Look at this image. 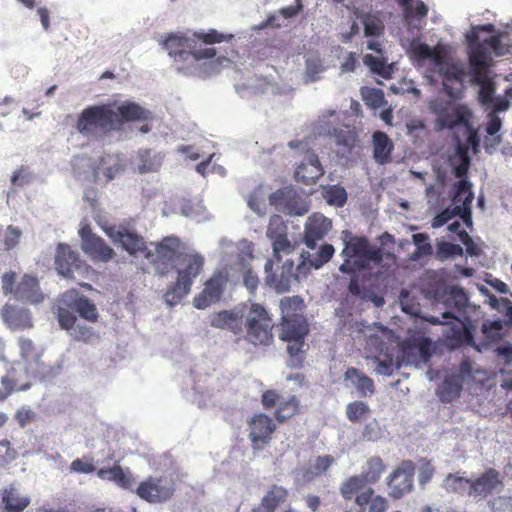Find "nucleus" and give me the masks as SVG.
<instances>
[{"label": "nucleus", "instance_id": "34", "mask_svg": "<svg viewBox=\"0 0 512 512\" xmlns=\"http://www.w3.org/2000/svg\"><path fill=\"white\" fill-rule=\"evenodd\" d=\"M281 321L298 319L304 316L305 304L301 297H284L280 301Z\"/></svg>", "mask_w": 512, "mask_h": 512}, {"label": "nucleus", "instance_id": "20", "mask_svg": "<svg viewBox=\"0 0 512 512\" xmlns=\"http://www.w3.org/2000/svg\"><path fill=\"white\" fill-rule=\"evenodd\" d=\"M432 342L424 336L409 337L400 344L402 362L415 364L419 360L428 361L431 357Z\"/></svg>", "mask_w": 512, "mask_h": 512}, {"label": "nucleus", "instance_id": "2", "mask_svg": "<svg viewBox=\"0 0 512 512\" xmlns=\"http://www.w3.org/2000/svg\"><path fill=\"white\" fill-rule=\"evenodd\" d=\"M183 250L184 244L176 236H166L157 243L148 244L143 237L130 231V257L147 260L161 276L174 270Z\"/></svg>", "mask_w": 512, "mask_h": 512}, {"label": "nucleus", "instance_id": "51", "mask_svg": "<svg viewBox=\"0 0 512 512\" xmlns=\"http://www.w3.org/2000/svg\"><path fill=\"white\" fill-rule=\"evenodd\" d=\"M363 63L368 66L372 72L388 77L389 73L386 71V62L384 58L375 57L372 54H366L363 57Z\"/></svg>", "mask_w": 512, "mask_h": 512}, {"label": "nucleus", "instance_id": "56", "mask_svg": "<svg viewBox=\"0 0 512 512\" xmlns=\"http://www.w3.org/2000/svg\"><path fill=\"white\" fill-rule=\"evenodd\" d=\"M334 463V457L331 455L318 456L311 466V472L320 476L324 474Z\"/></svg>", "mask_w": 512, "mask_h": 512}, {"label": "nucleus", "instance_id": "35", "mask_svg": "<svg viewBox=\"0 0 512 512\" xmlns=\"http://www.w3.org/2000/svg\"><path fill=\"white\" fill-rule=\"evenodd\" d=\"M162 165L160 154L153 153L151 149L139 150L136 169L140 174L157 172Z\"/></svg>", "mask_w": 512, "mask_h": 512}, {"label": "nucleus", "instance_id": "21", "mask_svg": "<svg viewBox=\"0 0 512 512\" xmlns=\"http://www.w3.org/2000/svg\"><path fill=\"white\" fill-rule=\"evenodd\" d=\"M60 302L67 307H72V310L76 311L81 318L89 322H97L99 318L96 305L76 289L65 291L61 295Z\"/></svg>", "mask_w": 512, "mask_h": 512}, {"label": "nucleus", "instance_id": "53", "mask_svg": "<svg viewBox=\"0 0 512 512\" xmlns=\"http://www.w3.org/2000/svg\"><path fill=\"white\" fill-rule=\"evenodd\" d=\"M326 195L328 202L338 207L344 206L347 202V193L343 187L332 186L327 190Z\"/></svg>", "mask_w": 512, "mask_h": 512}, {"label": "nucleus", "instance_id": "52", "mask_svg": "<svg viewBox=\"0 0 512 512\" xmlns=\"http://www.w3.org/2000/svg\"><path fill=\"white\" fill-rule=\"evenodd\" d=\"M22 230L14 225H8L4 235V248L7 251L14 249L20 242Z\"/></svg>", "mask_w": 512, "mask_h": 512}, {"label": "nucleus", "instance_id": "48", "mask_svg": "<svg viewBox=\"0 0 512 512\" xmlns=\"http://www.w3.org/2000/svg\"><path fill=\"white\" fill-rule=\"evenodd\" d=\"M273 246V258L277 263L281 262L282 258L280 253H290L292 251L291 243L287 235L271 238Z\"/></svg>", "mask_w": 512, "mask_h": 512}, {"label": "nucleus", "instance_id": "37", "mask_svg": "<svg viewBox=\"0 0 512 512\" xmlns=\"http://www.w3.org/2000/svg\"><path fill=\"white\" fill-rule=\"evenodd\" d=\"M455 216H460L467 225L471 224V212L465 207L454 206L452 209L447 208L438 213L432 220V227H442Z\"/></svg>", "mask_w": 512, "mask_h": 512}, {"label": "nucleus", "instance_id": "24", "mask_svg": "<svg viewBox=\"0 0 512 512\" xmlns=\"http://www.w3.org/2000/svg\"><path fill=\"white\" fill-rule=\"evenodd\" d=\"M472 497L484 499L502 486L500 473L494 468L486 469L479 477L471 479Z\"/></svg>", "mask_w": 512, "mask_h": 512}, {"label": "nucleus", "instance_id": "45", "mask_svg": "<svg viewBox=\"0 0 512 512\" xmlns=\"http://www.w3.org/2000/svg\"><path fill=\"white\" fill-rule=\"evenodd\" d=\"M97 475L104 480H112L122 487L126 486V477L119 465L111 468H101L97 471Z\"/></svg>", "mask_w": 512, "mask_h": 512}, {"label": "nucleus", "instance_id": "3", "mask_svg": "<svg viewBox=\"0 0 512 512\" xmlns=\"http://www.w3.org/2000/svg\"><path fill=\"white\" fill-rule=\"evenodd\" d=\"M128 121V103H106L88 106L79 114L75 128L88 139L107 136Z\"/></svg>", "mask_w": 512, "mask_h": 512}, {"label": "nucleus", "instance_id": "10", "mask_svg": "<svg viewBox=\"0 0 512 512\" xmlns=\"http://www.w3.org/2000/svg\"><path fill=\"white\" fill-rule=\"evenodd\" d=\"M430 108L436 115V123L441 129H462L472 119V112L468 107L450 101L436 100L431 103Z\"/></svg>", "mask_w": 512, "mask_h": 512}, {"label": "nucleus", "instance_id": "4", "mask_svg": "<svg viewBox=\"0 0 512 512\" xmlns=\"http://www.w3.org/2000/svg\"><path fill=\"white\" fill-rule=\"evenodd\" d=\"M341 255L344 258L339 270L345 274L354 275L363 270H369L370 264H381L384 251L381 247L370 244L364 236H353L345 242Z\"/></svg>", "mask_w": 512, "mask_h": 512}, {"label": "nucleus", "instance_id": "40", "mask_svg": "<svg viewBox=\"0 0 512 512\" xmlns=\"http://www.w3.org/2000/svg\"><path fill=\"white\" fill-rule=\"evenodd\" d=\"M462 390L460 381L454 377L445 378L437 390V394L442 402H452L459 397Z\"/></svg>", "mask_w": 512, "mask_h": 512}, {"label": "nucleus", "instance_id": "64", "mask_svg": "<svg viewBox=\"0 0 512 512\" xmlns=\"http://www.w3.org/2000/svg\"><path fill=\"white\" fill-rule=\"evenodd\" d=\"M463 131V136L466 137L467 145H471L472 148L477 151V148L479 147L480 140L477 133V130L472 125V122L470 121L467 126L461 129Z\"/></svg>", "mask_w": 512, "mask_h": 512}, {"label": "nucleus", "instance_id": "31", "mask_svg": "<svg viewBox=\"0 0 512 512\" xmlns=\"http://www.w3.org/2000/svg\"><path fill=\"white\" fill-rule=\"evenodd\" d=\"M373 158L376 163L384 165L391 161L394 144L388 135L382 131H376L372 135Z\"/></svg>", "mask_w": 512, "mask_h": 512}, {"label": "nucleus", "instance_id": "8", "mask_svg": "<svg viewBox=\"0 0 512 512\" xmlns=\"http://www.w3.org/2000/svg\"><path fill=\"white\" fill-rule=\"evenodd\" d=\"M14 271L6 272L1 277L2 291L11 294L15 300L25 304L38 305L45 299L39 280L31 274H24L19 281Z\"/></svg>", "mask_w": 512, "mask_h": 512}, {"label": "nucleus", "instance_id": "18", "mask_svg": "<svg viewBox=\"0 0 512 512\" xmlns=\"http://www.w3.org/2000/svg\"><path fill=\"white\" fill-rule=\"evenodd\" d=\"M227 282L228 276L226 272H214L213 275L205 282L203 290L194 297V307L199 310H203L220 301L226 289Z\"/></svg>", "mask_w": 512, "mask_h": 512}, {"label": "nucleus", "instance_id": "49", "mask_svg": "<svg viewBox=\"0 0 512 512\" xmlns=\"http://www.w3.org/2000/svg\"><path fill=\"white\" fill-rule=\"evenodd\" d=\"M287 235V225L279 215L271 216L267 227V237L269 239Z\"/></svg>", "mask_w": 512, "mask_h": 512}, {"label": "nucleus", "instance_id": "30", "mask_svg": "<svg viewBox=\"0 0 512 512\" xmlns=\"http://www.w3.org/2000/svg\"><path fill=\"white\" fill-rule=\"evenodd\" d=\"M329 135L335 140L338 155H349L357 142V133L349 126L335 127L329 131Z\"/></svg>", "mask_w": 512, "mask_h": 512}, {"label": "nucleus", "instance_id": "9", "mask_svg": "<svg viewBox=\"0 0 512 512\" xmlns=\"http://www.w3.org/2000/svg\"><path fill=\"white\" fill-rule=\"evenodd\" d=\"M387 329L383 326L368 328V332L364 331L366 337L365 350L368 353L367 358L372 359L376 366V373L385 376H391L394 372V348L384 343L378 332L385 333Z\"/></svg>", "mask_w": 512, "mask_h": 512}, {"label": "nucleus", "instance_id": "33", "mask_svg": "<svg viewBox=\"0 0 512 512\" xmlns=\"http://www.w3.org/2000/svg\"><path fill=\"white\" fill-rule=\"evenodd\" d=\"M469 63L474 73L475 80L480 82L479 77L485 75L489 66V54L484 44L469 45Z\"/></svg>", "mask_w": 512, "mask_h": 512}, {"label": "nucleus", "instance_id": "58", "mask_svg": "<svg viewBox=\"0 0 512 512\" xmlns=\"http://www.w3.org/2000/svg\"><path fill=\"white\" fill-rule=\"evenodd\" d=\"M14 417L19 426L24 428L36 419V413L29 407H21Z\"/></svg>", "mask_w": 512, "mask_h": 512}, {"label": "nucleus", "instance_id": "25", "mask_svg": "<svg viewBox=\"0 0 512 512\" xmlns=\"http://www.w3.org/2000/svg\"><path fill=\"white\" fill-rule=\"evenodd\" d=\"M323 174L324 169L318 156L315 153L310 152L297 166L295 170V179L305 185H312L315 184Z\"/></svg>", "mask_w": 512, "mask_h": 512}, {"label": "nucleus", "instance_id": "28", "mask_svg": "<svg viewBox=\"0 0 512 512\" xmlns=\"http://www.w3.org/2000/svg\"><path fill=\"white\" fill-rule=\"evenodd\" d=\"M0 495L5 512H23L30 505V497L22 494L15 484L2 489Z\"/></svg>", "mask_w": 512, "mask_h": 512}, {"label": "nucleus", "instance_id": "26", "mask_svg": "<svg viewBox=\"0 0 512 512\" xmlns=\"http://www.w3.org/2000/svg\"><path fill=\"white\" fill-rule=\"evenodd\" d=\"M155 121V114L135 102H130V133L141 135L151 132Z\"/></svg>", "mask_w": 512, "mask_h": 512}, {"label": "nucleus", "instance_id": "59", "mask_svg": "<svg viewBox=\"0 0 512 512\" xmlns=\"http://www.w3.org/2000/svg\"><path fill=\"white\" fill-rule=\"evenodd\" d=\"M1 384L4 387V393H7V396L11 395L14 391H26L31 387L30 383L17 386L15 379L10 375L3 376L1 378Z\"/></svg>", "mask_w": 512, "mask_h": 512}, {"label": "nucleus", "instance_id": "47", "mask_svg": "<svg viewBox=\"0 0 512 512\" xmlns=\"http://www.w3.org/2000/svg\"><path fill=\"white\" fill-rule=\"evenodd\" d=\"M106 234L116 243H120L124 250L128 251V227L126 226H109L104 227Z\"/></svg>", "mask_w": 512, "mask_h": 512}, {"label": "nucleus", "instance_id": "13", "mask_svg": "<svg viewBox=\"0 0 512 512\" xmlns=\"http://www.w3.org/2000/svg\"><path fill=\"white\" fill-rule=\"evenodd\" d=\"M55 270L67 279H74V273H85L89 266L81 259L78 251L73 250L69 244L59 243L54 258Z\"/></svg>", "mask_w": 512, "mask_h": 512}, {"label": "nucleus", "instance_id": "29", "mask_svg": "<svg viewBox=\"0 0 512 512\" xmlns=\"http://www.w3.org/2000/svg\"><path fill=\"white\" fill-rule=\"evenodd\" d=\"M346 386H353L361 397L374 394L375 385L373 379L355 367H348L344 372Z\"/></svg>", "mask_w": 512, "mask_h": 512}, {"label": "nucleus", "instance_id": "7", "mask_svg": "<svg viewBox=\"0 0 512 512\" xmlns=\"http://www.w3.org/2000/svg\"><path fill=\"white\" fill-rule=\"evenodd\" d=\"M310 328L306 317L280 322V340L287 343L290 366L299 368L303 365L305 338Z\"/></svg>", "mask_w": 512, "mask_h": 512}, {"label": "nucleus", "instance_id": "60", "mask_svg": "<svg viewBox=\"0 0 512 512\" xmlns=\"http://www.w3.org/2000/svg\"><path fill=\"white\" fill-rule=\"evenodd\" d=\"M363 23L364 33L366 36H378L382 33L383 26L377 18L367 16Z\"/></svg>", "mask_w": 512, "mask_h": 512}, {"label": "nucleus", "instance_id": "55", "mask_svg": "<svg viewBox=\"0 0 512 512\" xmlns=\"http://www.w3.org/2000/svg\"><path fill=\"white\" fill-rule=\"evenodd\" d=\"M363 98L366 103L371 105L373 108H379L385 104L384 92L378 88L367 89Z\"/></svg>", "mask_w": 512, "mask_h": 512}, {"label": "nucleus", "instance_id": "62", "mask_svg": "<svg viewBox=\"0 0 512 512\" xmlns=\"http://www.w3.org/2000/svg\"><path fill=\"white\" fill-rule=\"evenodd\" d=\"M438 253L443 257L462 256L463 248L459 244L442 242L438 245Z\"/></svg>", "mask_w": 512, "mask_h": 512}, {"label": "nucleus", "instance_id": "12", "mask_svg": "<svg viewBox=\"0 0 512 512\" xmlns=\"http://www.w3.org/2000/svg\"><path fill=\"white\" fill-rule=\"evenodd\" d=\"M261 404L266 410L277 406L274 417L279 423H284L301 412L300 400L297 396L290 395L287 399H282L280 394L274 389L263 392Z\"/></svg>", "mask_w": 512, "mask_h": 512}, {"label": "nucleus", "instance_id": "39", "mask_svg": "<svg viewBox=\"0 0 512 512\" xmlns=\"http://www.w3.org/2000/svg\"><path fill=\"white\" fill-rule=\"evenodd\" d=\"M287 497V489L282 486L272 485L261 499V502L269 512H274L278 506L286 501Z\"/></svg>", "mask_w": 512, "mask_h": 512}, {"label": "nucleus", "instance_id": "57", "mask_svg": "<svg viewBox=\"0 0 512 512\" xmlns=\"http://www.w3.org/2000/svg\"><path fill=\"white\" fill-rule=\"evenodd\" d=\"M95 466L90 458H77L72 461L70 471L75 473L89 474L95 471Z\"/></svg>", "mask_w": 512, "mask_h": 512}, {"label": "nucleus", "instance_id": "54", "mask_svg": "<svg viewBox=\"0 0 512 512\" xmlns=\"http://www.w3.org/2000/svg\"><path fill=\"white\" fill-rule=\"evenodd\" d=\"M71 335L74 340L84 343H91L94 339L98 338V335L91 327L82 325H77Z\"/></svg>", "mask_w": 512, "mask_h": 512}, {"label": "nucleus", "instance_id": "27", "mask_svg": "<svg viewBox=\"0 0 512 512\" xmlns=\"http://www.w3.org/2000/svg\"><path fill=\"white\" fill-rule=\"evenodd\" d=\"M332 228V223L323 215H313L309 218L304 233V242L310 249H315L317 241L323 239Z\"/></svg>", "mask_w": 512, "mask_h": 512}, {"label": "nucleus", "instance_id": "46", "mask_svg": "<svg viewBox=\"0 0 512 512\" xmlns=\"http://www.w3.org/2000/svg\"><path fill=\"white\" fill-rule=\"evenodd\" d=\"M334 247L331 244H324L320 247L319 251L312 255L309 263L315 269L321 268L324 264L330 261L334 255Z\"/></svg>", "mask_w": 512, "mask_h": 512}, {"label": "nucleus", "instance_id": "6", "mask_svg": "<svg viewBox=\"0 0 512 512\" xmlns=\"http://www.w3.org/2000/svg\"><path fill=\"white\" fill-rule=\"evenodd\" d=\"M182 263L184 267L178 269L175 283L164 295L165 301L170 306L179 304L189 294L194 280L203 270L204 257L198 253L185 254Z\"/></svg>", "mask_w": 512, "mask_h": 512}, {"label": "nucleus", "instance_id": "61", "mask_svg": "<svg viewBox=\"0 0 512 512\" xmlns=\"http://www.w3.org/2000/svg\"><path fill=\"white\" fill-rule=\"evenodd\" d=\"M196 37L205 44H215V43H221L227 39H231L232 35H229L228 37H226L223 34L219 33L218 31L211 29L207 33L196 34Z\"/></svg>", "mask_w": 512, "mask_h": 512}, {"label": "nucleus", "instance_id": "32", "mask_svg": "<svg viewBox=\"0 0 512 512\" xmlns=\"http://www.w3.org/2000/svg\"><path fill=\"white\" fill-rule=\"evenodd\" d=\"M164 46L169 56L173 57L175 62L190 60L191 44L188 38L179 35H170L165 40Z\"/></svg>", "mask_w": 512, "mask_h": 512}, {"label": "nucleus", "instance_id": "63", "mask_svg": "<svg viewBox=\"0 0 512 512\" xmlns=\"http://www.w3.org/2000/svg\"><path fill=\"white\" fill-rule=\"evenodd\" d=\"M451 165L453 166L454 175L457 178H463L467 175L468 170L470 168L471 160L470 158H465L462 160H456L455 158H450Z\"/></svg>", "mask_w": 512, "mask_h": 512}, {"label": "nucleus", "instance_id": "1", "mask_svg": "<svg viewBox=\"0 0 512 512\" xmlns=\"http://www.w3.org/2000/svg\"><path fill=\"white\" fill-rule=\"evenodd\" d=\"M386 470V465L379 456L370 457L361 474L347 478L340 485V493L345 500H352L364 508L369 505L368 512H386L388 500L380 495H375L374 489L370 486L381 478Z\"/></svg>", "mask_w": 512, "mask_h": 512}, {"label": "nucleus", "instance_id": "43", "mask_svg": "<svg viewBox=\"0 0 512 512\" xmlns=\"http://www.w3.org/2000/svg\"><path fill=\"white\" fill-rule=\"evenodd\" d=\"M369 413V406L362 401H353L346 406V416L352 423L364 419Z\"/></svg>", "mask_w": 512, "mask_h": 512}, {"label": "nucleus", "instance_id": "16", "mask_svg": "<svg viewBox=\"0 0 512 512\" xmlns=\"http://www.w3.org/2000/svg\"><path fill=\"white\" fill-rule=\"evenodd\" d=\"M274 262V259H268L265 263V283L279 294L286 293L292 281L298 279L294 273V261L287 259L276 270L273 269Z\"/></svg>", "mask_w": 512, "mask_h": 512}, {"label": "nucleus", "instance_id": "38", "mask_svg": "<svg viewBox=\"0 0 512 512\" xmlns=\"http://www.w3.org/2000/svg\"><path fill=\"white\" fill-rule=\"evenodd\" d=\"M444 487L448 492L472 496L471 479L462 477L458 473L447 475Z\"/></svg>", "mask_w": 512, "mask_h": 512}, {"label": "nucleus", "instance_id": "17", "mask_svg": "<svg viewBox=\"0 0 512 512\" xmlns=\"http://www.w3.org/2000/svg\"><path fill=\"white\" fill-rule=\"evenodd\" d=\"M415 466L412 461H402L399 466L387 478L389 496L400 499L411 492L413 488Z\"/></svg>", "mask_w": 512, "mask_h": 512}, {"label": "nucleus", "instance_id": "14", "mask_svg": "<svg viewBox=\"0 0 512 512\" xmlns=\"http://www.w3.org/2000/svg\"><path fill=\"white\" fill-rule=\"evenodd\" d=\"M174 492V482L166 477H149L142 481L136 489V494L141 499L152 504L169 501Z\"/></svg>", "mask_w": 512, "mask_h": 512}, {"label": "nucleus", "instance_id": "44", "mask_svg": "<svg viewBox=\"0 0 512 512\" xmlns=\"http://www.w3.org/2000/svg\"><path fill=\"white\" fill-rule=\"evenodd\" d=\"M18 456L17 450L7 439L0 440V469L8 467Z\"/></svg>", "mask_w": 512, "mask_h": 512}, {"label": "nucleus", "instance_id": "22", "mask_svg": "<svg viewBox=\"0 0 512 512\" xmlns=\"http://www.w3.org/2000/svg\"><path fill=\"white\" fill-rule=\"evenodd\" d=\"M3 322L11 330H26L33 327L31 311L15 304L6 303L0 312Z\"/></svg>", "mask_w": 512, "mask_h": 512}, {"label": "nucleus", "instance_id": "15", "mask_svg": "<svg viewBox=\"0 0 512 512\" xmlns=\"http://www.w3.org/2000/svg\"><path fill=\"white\" fill-rule=\"evenodd\" d=\"M247 425L252 449L259 451L266 448L276 431V424L273 419L264 413H258L250 418Z\"/></svg>", "mask_w": 512, "mask_h": 512}, {"label": "nucleus", "instance_id": "36", "mask_svg": "<svg viewBox=\"0 0 512 512\" xmlns=\"http://www.w3.org/2000/svg\"><path fill=\"white\" fill-rule=\"evenodd\" d=\"M453 203L457 207H465L471 212V203L474 199L472 191V184L466 180L461 179L454 185Z\"/></svg>", "mask_w": 512, "mask_h": 512}, {"label": "nucleus", "instance_id": "19", "mask_svg": "<svg viewBox=\"0 0 512 512\" xmlns=\"http://www.w3.org/2000/svg\"><path fill=\"white\" fill-rule=\"evenodd\" d=\"M81 248L92 260L108 262L114 257V251L105 241L92 232L89 225L83 226L79 231Z\"/></svg>", "mask_w": 512, "mask_h": 512}, {"label": "nucleus", "instance_id": "50", "mask_svg": "<svg viewBox=\"0 0 512 512\" xmlns=\"http://www.w3.org/2000/svg\"><path fill=\"white\" fill-rule=\"evenodd\" d=\"M409 53L411 58L422 62L428 60L431 56V47L426 43L413 40L410 44Z\"/></svg>", "mask_w": 512, "mask_h": 512}, {"label": "nucleus", "instance_id": "11", "mask_svg": "<svg viewBox=\"0 0 512 512\" xmlns=\"http://www.w3.org/2000/svg\"><path fill=\"white\" fill-rule=\"evenodd\" d=\"M269 203L279 212L288 215H304L309 204L292 186L282 187L269 195Z\"/></svg>", "mask_w": 512, "mask_h": 512}, {"label": "nucleus", "instance_id": "41", "mask_svg": "<svg viewBox=\"0 0 512 512\" xmlns=\"http://www.w3.org/2000/svg\"><path fill=\"white\" fill-rule=\"evenodd\" d=\"M443 89L451 98L461 97L463 82L460 73H447L443 78Z\"/></svg>", "mask_w": 512, "mask_h": 512}, {"label": "nucleus", "instance_id": "42", "mask_svg": "<svg viewBox=\"0 0 512 512\" xmlns=\"http://www.w3.org/2000/svg\"><path fill=\"white\" fill-rule=\"evenodd\" d=\"M71 309L72 307H67L59 301V305L56 308L55 314L62 329L70 330L75 326L77 318Z\"/></svg>", "mask_w": 512, "mask_h": 512}, {"label": "nucleus", "instance_id": "5", "mask_svg": "<svg viewBox=\"0 0 512 512\" xmlns=\"http://www.w3.org/2000/svg\"><path fill=\"white\" fill-rule=\"evenodd\" d=\"M245 339L254 346H269L274 341L272 315L260 303H252L244 313Z\"/></svg>", "mask_w": 512, "mask_h": 512}, {"label": "nucleus", "instance_id": "23", "mask_svg": "<svg viewBox=\"0 0 512 512\" xmlns=\"http://www.w3.org/2000/svg\"><path fill=\"white\" fill-rule=\"evenodd\" d=\"M244 313L237 310H221L210 316V326L222 330H228L234 335L243 333Z\"/></svg>", "mask_w": 512, "mask_h": 512}]
</instances>
